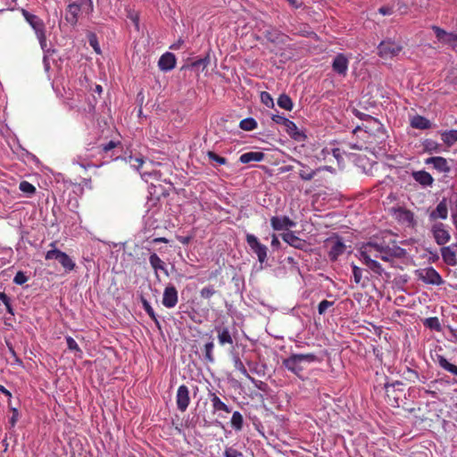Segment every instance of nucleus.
Returning a JSON list of instances; mask_svg holds the SVG:
<instances>
[{
	"mask_svg": "<svg viewBox=\"0 0 457 457\" xmlns=\"http://www.w3.org/2000/svg\"><path fill=\"white\" fill-rule=\"evenodd\" d=\"M379 13L382 15H390L393 13V10L390 7L387 6H382L378 9Z\"/></svg>",
	"mask_w": 457,
	"mask_h": 457,
	"instance_id": "obj_56",
	"label": "nucleus"
},
{
	"mask_svg": "<svg viewBox=\"0 0 457 457\" xmlns=\"http://www.w3.org/2000/svg\"><path fill=\"white\" fill-rule=\"evenodd\" d=\"M282 238L288 245L294 246L295 248H302L304 245V241L296 237L294 232L287 231L282 235Z\"/></svg>",
	"mask_w": 457,
	"mask_h": 457,
	"instance_id": "obj_18",
	"label": "nucleus"
},
{
	"mask_svg": "<svg viewBox=\"0 0 457 457\" xmlns=\"http://www.w3.org/2000/svg\"><path fill=\"white\" fill-rule=\"evenodd\" d=\"M441 254L444 262L450 265V266H455L457 264V258L454 251L451 250V248L447 246H444L441 249Z\"/></svg>",
	"mask_w": 457,
	"mask_h": 457,
	"instance_id": "obj_19",
	"label": "nucleus"
},
{
	"mask_svg": "<svg viewBox=\"0 0 457 457\" xmlns=\"http://www.w3.org/2000/svg\"><path fill=\"white\" fill-rule=\"evenodd\" d=\"M271 119L277 124H280V125H283V126L287 122V120H288L287 118H286V117H284L282 115H278V114L272 115Z\"/></svg>",
	"mask_w": 457,
	"mask_h": 457,
	"instance_id": "obj_51",
	"label": "nucleus"
},
{
	"mask_svg": "<svg viewBox=\"0 0 457 457\" xmlns=\"http://www.w3.org/2000/svg\"><path fill=\"white\" fill-rule=\"evenodd\" d=\"M353 280L356 284H361L362 280V270L356 265H353Z\"/></svg>",
	"mask_w": 457,
	"mask_h": 457,
	"instance_id": "obj_43",
	"label": "nucleus"
},
{
	"mask_svg": "<svg viewBox=\"0 0 457 457\" xmlns=\"http://www.w3.org/2000/svg\"><path fill=\"white\" fill-rule=\"evenodd\" d=\"M403 215H404V218L408 220V221H411L412 220V214L410 212H403Z\"/></svg>",
	"mask_w": 457,
	"mask_h": 457,
	"instance_id": "obj_62",
	"label": "nucleus"
},
{
	"mask_svg": "<svg viewBox=\"0 0 457 457\" xmlns=\"http://www.w3.org/2000/svg\"><path fill=\"white\" fill-rule=\"evenodd\" d=\"M378 49L379 56L385 60H388L398 56L403 50V46L399 43L385 40L379 44Z\"/></svg>",
	"mask_w": 457,
	"mask_h": 457,
	"instance_id": "obj_6",
	"label": "nucleus"
},
{
	"mask_svg": "<svg viewBox=\"0 0 457 457\" xmlns=\"http://www.w3.org/2000/svg\"><path fill=\"white\" fill-rule=\"evenodd\" d=\"M360 255L361 259L363 260L364 263L370 270L380 273L382 270L381 265L376 259L390 262L393 260L395 253L388 245L378 243L376 240H371L361 247Z\"/></svg>",
	"mask_w": 457,
	"mask_h": 457,
	"instance_id": "obj_1",
	"label": "nucleus"
},
{
	"mask_svg": "<svg viewBox=\"0 0 457 457\" xmlns=\"http://www.w3.org/2000/svg\"><path fill=\"white\" fill-rule=\"evenodd\" d=\"M270 224L275 230H283L295 226V223L287 216L272 217L270 219Z\"/></svg>",
	"mask_w": 457,
	"mask_h": 457,
	"instance_id": "obj_12",
	"label": "nucleus"
},
{
	"mask_svg": "<svg viewBox=\"0 0 457 457\" xmlns=\"http://www.w3.org/2000/svg\"><path fill=\"white\" fill-rule=\"evenodd\" d=\"M437 363L441 368L447 370L448 372L457 376V366L450 363L446 358L442 355H437Z\"/></svg>",
	"mask_w": 457,
	"mask_h": 457,
	"instance_id": "obj_27",
	"label": "nucleus"
},
{
	"mask_svg": "<svg viewBox=\"0 0 457 457\" xmlns=\"http://www.w3.org/2000/svg\"><path fill=\"white\" fill-rule=\"evenodd\" d=\"M234 365H235V368L236 370H237L238 371H240L244 376L249 378V375L247 373V370L245 368L243 362L240 361L239 358H235L234 360Z\"/></svg>",
	"mask_w": 457,
	"mask_h": 457,
	"instance_id": "obj_46",
	"label": "nucleus"
},
{
	"mask_svg": "<svg viewBox=\"0 0 457 457\" xmlns=\"http://www.w3.org/2000/svg\"><path fill=\"white\" fill-rule=\"evenodd\" d=\"M0 392L5 395L8 397L12 396V394L9 390H7L4 386L0 385Z\"/></svg>",
	"mask_w": 457,
	"mask_h": 457,
	"instance_id": "obj_59",
	"label": "nucleus"
},
{
	"mask_svg": "<svg viewBox=\"0 0 457 457\" xmlns=\"http://www.w3.org/2000/svg\"><path fill=\"white\" fill-rule=\"evenodd\" d=\"M426 323L430 328H439L438 320L436 318H429L426 320Z\"/></svg>",
	"mask_w": 457,
	"mask_h": 457,
	"instance_id": "obj_54",
	"label": "nucleus"
},
{
	"mask_svg": "<svg viewBox=\"0 0 457 457\" xmlns=\"http://www.w3.org/2000/svg\"><path fill=\"white\" fill-rule=\"evenodd\" d=\"M294 8H299L301 4L297 0H287Z\"/></svg>",
	"mask_w": 457,
	"mask_h": 457,
	"instance_id": "obj_60",
	"label": "nucleus"
},
{
	"mask_svg": "<svg viewBox=\"0 0 457 457\" xmlns=\"http://www.w3.org/2000/svg\"><path fill=\"white\" fill-rule=\"evenodd\" d=\"M80 11L91 12L93 11L92 0H79V4H71L66 12V21L71 24H75Z\"/></svg>",
	"mask_w": 457,
	"mask_h": 457,
	"instance_id": "obj_4",
	"label": "nucleus"
},
{
	"mask_svg": "<svg viewBox=\"0 0 457 457\" xmlns=\"http://www.w3.org/2000/svg\"><path fill=\"white\" fill-rule=\"evenodd\" d=\"M447 247L451 248V250L454 251L455 253H457V243L452 244L451 245H448Z\"/></svg>",
	"mask_w": 457,
	"mask_h": 457,
	"instance_id": "obj_64",
	"label": "nucleus"
},
{
	"mask_svg": "<svg viewBox=\"0 0 457 457\" xmlns=\"http://www.w3.org/2000/svg\"><path fill=\"white\" fill-rule=\"evenodd\" d=\"M190 403L189 390L187 386L181 385L179 386L176 395L177 407L180 411H185Z\"/></svg>",
	"mask_w": 457,
	"mask_h": 457,
	"instance_id": "obj_11",
	"label": "nucleus"
},
{
	"mask_svg": "<svg viewBox=\"0 0 457 457\" xmlns=\"http://www.w3.org/2000/svg\"><path fill=\"white\" fill-rule=\"evenodd\" d=\"M416 275L419 279L428 285L440 286L444 284L441 275L433 267L417 270Z\"/></svg>",
	"mask_w": 457,
	"mask_h": 457,
	"instance_id": "obj_5",
	"label": "nucleus"
},
{
	"mask_svg": "<svg viewBox=\"0 0 457 457\" xmlns=\"http://www.w3.org/2000/svg\"><path fill=\"white\" fill-rule=\"evenodd\" d=\"M426 163L432 164V166L440 172H447L450 170L447 161L440 156L428 158Z\"/></svg>",
	"mask_w": 457,
	"mask_h": 457,
	"instance_id": "obj_16",
	"label": "nucleus"
},
{
	"mask_svg": "<svg viewBox=\"0 0 457 457\" xmlns=\"http://www.w3.org/2000/svg\"><path fill=\"white\" fill-rule=\"evenodd\" d=\"M213 347H214V345H213V342H208L207 344H205L204 345V350H205V359L210 361V362H212L214 361V358L212 356V350H213Z\"/></svg>",
	"mask_w": 457,
	"mask_h": 457,
	"instance_id": "obj_41",
	"label": "nucleus"
},
{
	"mask_svg": "<svg viewBox=\"0 0 457 457\" xmlns=\"http://www.w3.org/2000/svg\"><path fill=\"white\" fill-rule=\"evenodd\" d=\"M328 244L330 245L328 255L332 261L337 260L345 250V244L339 238L328 239Z\"/></svg>",
	"mask_w": 457,
	"mask_h": 457,
	"instance_id": "obj_13",
	"label": "nucleus"
},
{
	"mask_svg": "<svg viewBox=\"0 0 457 457\" xmlns=\"http://www.w3.org/2000/svg\"><path fill=\"white\" fill-rule=\"evenodd\" d=\"M62 251L58 250V249H54V250H50V251H47V253H46V260H59V254H62Z\"/></svg>",
	"mask_w": 457,
	"mask_h": 457,
	"instance_id": "obj_49",
	"label": "nucleus"
},
{
	"mask_svg": "<svg viewBox=\"0 0 457 457\" xmlns=\"http://www.w3.org/2000/svg\"><path fill=\"white\" fill-rule=\"evenodd\" d=\"M179 241L180 243L184 244V245H187V244H188V243H189V241H190V237H179Z\"/></svg>",
	"mask_w": 457,
	"mask_h": 457,
	"instance_id": "obj_61",
	"label": "nucleus"
},
{
	"mask_svg": "<svg viewBox=\"0 0 457 457\" xmlns=\"http://www.w3.org/2000/svg\"><path fill=\"white\" fill-rule=\"evenodd\" d=\"M295 162H296L300 167L301 170H299V176L303 180H311L314 178L316 175V170L310 169L307 165L303 164L300 161L295 160Z\"/></svg>",
	"mask_w": 457,
	"mask_h": 457,
	"instance_id": "obj_26",
	"label": "nucleus"
},
{
	"mask_svg": "<svg viewBox=\"0 0 457 457\" xmlns=\"http://www.w3.org/2000/svg\"><path fill=\"white\" fill-rule=\"evenodd\" d=\"M239 127L243 130L252 131L257 128V122L253 118H245L240 121Z\"/></svg>",
	"mask_w": 457,
	"mask_h": 457,
	"instance_id": "obj_33",
	"label": "nucleus"
},
{
	"mask_svg": "<svg viewBox=\"0 0 457 457\" xmlns=\"http://www.w3.org/2000/svg\"><path fill=\"white\" fill-rule=\"evenodd\" d=\"M141 178L146 182H148L150 179H159L160 172L156 170L145 171L141 173Z\"/></svg>",
	"mask_w": 457,
	"mask_h": 457,
	"instance_id": "obj_44",
	"label": "nucleus"
},
{
	"mask_svg": "<svg viewBox=\"0 0 457 457\" xmlns=\"http://www.w3.org/2000/svg\"><path fill=\"white\" fill-rule=\"evenodd\" d=\"M432 29L434 30L437 40L443 44H447L452 46L453 40L454 39V34L446 32L445 30L440 29L439 27L433 26Z\"/></svg>",
	"mask_w": 457,
	"mask_h": 457,
	"instance_id": "obj_17",
	"label": "nucleus"
},
{
	"mask_svg": "<svg viewBox=\"0 0 457 457\" xmlns=\"http://www.w3.org/2000/svg\"><path fill=\"white\" fill-rule=\"evenodd\" d=\"M88 42H89L90 46H92L93 49L95 50V52L96 54H101L100 46L98 44L97 37L95 34L91 33L88 35Z\"/></svg>",
	"mask_w": 457,
	"mask_h": 457,
	"instance_id": "obj_40",
	"label": "nucleus"
},
{
	"mask_svg": "<svg viewBox=\"0 0 457 457\" xmlns=\"http://www.w3.org/2000/svg\"><path fill=\"white\" fill-rule=\"evenodd\" d=\"M280 245V242L276 235H272L271 238V246L273 248H278Z\"/></svg>",
	"mask_w": 457,
	"mask_h": 457,
	"instance_id": "obj_57",
	"label": "nucleus"
},
{
	"mask_svg": "<svg viewBox=\"0 0 457 457\" xmlns=\"http://www.w3.org/2000/svg\"><path fill=\"white\" fill-rule=\"evenodd\" d=\"M448 215L447 204L445 199L442 200L429 214L430 220H436L437 219L445 220Z\"/></svg>",
	"mask_w": 457,
	"mask_h": 457,
	"instance_id": "obj_15",
	"label": "nucleus"
},
{
	"mask_svg": "<svg viewBox=\"0 0 457 457\" xmlns=\"http://www.w3.org/2000/svg\"><path fill=\"white\" fill-rule=\"evenodd\" d=\"M317 357L313 353H295L283 360V365L286 369L296 376L303 370V364H309L316 361Z\"/></svg>",
	"mask_w": 457,
	"mask_h": 457,
	"instance_id": "obj_2",
	"label": "nucleus"
},
{
	"mask_svg": "<svg viewBox=\"0 0 457 457\" xmlns=\"http://www.w3.org/2000/svg\"><path fill=\"white\" fill-rule=\"evenodd\" d=\"M431 232L436 242L444 245L449 242L451 236L449 231L445 228V226L441 222H436L431 227Z\"/></svg>",
	"mask_w": 457,
	"mask_h": 457,
	"instance_id": "obj_8",
	"label": "nucleus"
},
{
	"mask_svg": "<svg viewBox=\"0 0 457 457\" xmlns=\"http://www.w3.org/2000/svg\"><path fill=\"white\" fill-rule=\"evenodd\" d=\"M143 308L145 311V312L151 317V319L155 322V324L160 327V322L157 320V317L155 315V312L150 303L146 300L142 301Z\"/></svg>",
	"mask_w": 457,
	"mask_h": 457,
	"instance_id": "obj_35",
	"label": "nucleus"
},
{
	"mask_svg": "<svg viewBox=\"0 0 457 457\" xmlns=\"http://www.w3.org/2000/svg\"><path fill=\"white\" fill-rule=\"evenodd\" d=\"M216 293L212 286H208L201 289L200 295L203 298L209 299Z\"/></svg>",
	"mask_w": 457,
	"mask_h": 457,
	"instance_id": "obj_42",
	"label": "nucleus"
},
{
	"mask_svg": "<svg viewBox=\"0 0 457 457\" xmlns=\"http://www.w3.org/2000/svg\"><path fill=\"white\" fill-rule=\"evenodd\" d=\"M66 343L69 350L79 353V354L82 353L79 345L71 337H66Z\"/></svg>",
	"mask_w": 457,
	"mask_h": 457,
	"instance_id": "obj_38",
	"label": "nucleus"
},
{
	"mask_svg": "<svg viewBox=\"0 0 457 457\" xmlns=\"http://www.w3.org/2000/svg\"><path fill=\"white\" fill-rule=\"evenodd\" d=\"M58 262L67 270H72L75 268V262L67 253L63 252L62 253V254H59Z\"/></svg>",
	"mask_w": 457,
	"mask_h": 457,
	"instance_id": "obj_29",
	"label": "nucleus"
},
{
	"mask_svg": "<svg viewBox=\"0 0 457 457\" xmlns=\"http://www.w3.org/2000/svg\"><path fill=\"white\" fill-rule=\"evenodd\" d=\"M411 125L414 129H427L431 127L430 121L423 116L415 115L411 120Z\"/></svg>",
	"mask_w": 457,
	"mask_h": 457,
	"instance_id": "obj_24",
	"label": "nucleus"
},
{
	"mask_svg": "<svg viewBox=\"0 0 457 457\" xmlns=\"http://www.w3.org/2000/svg\"><path fill=\"white\" fill-rule=\"evenodd\" d=\"M278 105L287 111L293 109V102L291 98L287 95H280L278 99Z\"/></svg>",
	"mask_w": 457,
	"mask_h": 457,
	"instance_id": "obj_34",
	"label": "nucleus"
},
{
	"mask_svg": "<svg viewBox=\"0 0 457 457\" xmlns=\"http://www.w3.org/2000/svg\"><path fill=\"white\" fill-rule=\"evenodd\" d=\"M22 14L27 21V22L34 29L37 38L40 44L41 49L46 53L48 52L46 49V37L45 33V24L43 21L37 16L29 13V12L22 10Z\"/></svg>",
	"mask_w": 457,
	"mask_h": 457,
	"instance_id": "obj_3",
	"label": "nucleus"
},
{
	"mask_svg": "<svg viewBox=\"0 0 457 457\" xmlns=\"http://www.w3.org/2000/svg\"><path fill=\"white\" fill-rule=\"evenodd\" d=\"M211 402L214 412L222 411L224 412L229 413L231 411L230 408L225 403H223L215 394H211Z\"/></svg>",
	"mask_w": 457,
	"mask_h": 457,
	"instance_id": "obj_25",
	"label": "nucleus"
},
{
	"mask_svg": "<svg viewBox=\"0 0 457 457\" xmlns=\"http://www.w3.org/2000/svg\"><path fill=\"white\" fill-rule=\"evenodd\" d=\"M264 159V154L262 152H247L239 157L242 163H249L251 162H262Z\"/></svg>",
	"mask_w": 457,
	"mask_h": 457,
	"instance_id": "obj_20",
	"label": "nucleus"
},
{
	"mask_svg": "<svg viewBox=\"0 0 457 457\" xmlns=\"http://www.w3.org/2000/svg\"><path fill=\"white\" fill-rule=\"evenodd\" d=\"M184 44V40L179 38L177 42H175L174 44H172L170 46V49H173V50H178L181 47V46Z\"/></svg>",
	"mask_w": 457,
	"mask_h": 457,
	"instance_id": "obj_58",
	"label": "nucleus"
},
{
	"mask_svg": "<svg viewBox=\"0 0 457 457\" xmlns=\"http://www.w3.org/2000/svg\"><path fill=\"white\" fill-rule=\"evenodd\" d=\"M244 419L239 411H234L231 418V426L237 431H240L243 428Z\"/></svg>",
	"mask_w": 457,
	"mask_h": 457,
	"instance_id": "obj_32",
	"label": "nucleus"
},
{
	"mask_svg": "<svg viewBox=\"0 0 457 457\" xmlns=\"http://www.w3.org/2000/svg\"><path fill=\"white\" fill-rule=\"evenodd\" d=\"M19 188L21 192L29 195H33L36 192V187L32 184L25 180L20 183Z\"/></svg>",
	"mask_w": 457,
	"mask_h": 457,
	"instance_id": "obj_36",
	"label": "nucleus"
},
{
	"mask_svg": "<svg viewBox=\"0 0 457 457\" xmlns=\"http://www.w3.org/2000/svg\"><path fill=\"white\" fill-rule=\"evenodd\" d=\"M333 302H329L328 300H323L321 301L320 303H319V306H318V311H319V313L321 315V314H324L326 312V311L328 310V308H329L330 306L333 305Z\"/></svg>",
	"mask_w": 457,
	"mask_h": 457,
	"instance_id": "obj_47",
	"label": "nucleus"
},
{
	"mask_svg": "<svg viewBox=\"0 0 457 457\" xmlns=\"http://www.w3.org/2000/svg\"><path fill=\"white\" fill-rule=\"evenodd\" d=\"M149 262L152 268L154 270L157 274L158 270H162L164 272L166 276L169 275L167 269L165 268L164 262L161 260V258L156 253H152L149 257Z\"/></svg>",
	"mask_w": 457,
	"mask_h": 457,
	"instance_id": "obj_23",
	"label": "nucleus"
},
{
	"mask_svg": "<svg viewBox=\"0 0 457 457\" xmlns=\"http://www.w3.org/2000/svg\"><path fill=\"white\" fill-rule=\"evenodd\" d=\"M415 179L423 186H430L433 183L432 176L426 171H419L414 174Z\"/></svg>",
	"mask_w": 457,
	"mask_h": 457,
	"instance_id": "obj_28",
	"label": "nucleus"
},
{
	"mask_svg": "<svg viewBox=\"0 0 457 457\" xmlns=\"http://www.w3.org/2000/svg\"><path fill=\"white\" fill-rule=\"evenodd\" d=\"M284 127L292 138L295 140H301L303 137H304L303 134L298 129L295 122L292 120H287L284 124Z\"/></svg>",
	"mask_w": 457,
	"mask_h": 457,
	"instance_id": "obj_22",
	"label": "nucleus"
},
{
	"mask_svg": "<svg viewBox=\"0 0 457 457\" xmlns=\"http://www.w3.org/2000/svg\"><path fill=\"white\" fill-rule=\"evenodd\" d=\"M115 146H116V143L113 141H110L109 143L102 145V150L106 153V152L113 149Z\"/></svg>",
	"mask_w": 457,
	"mask_h": 457,
	"instance_id": "obj_55",
	"label": "nucleus"
},
{
	"mask_svg": "<svg viewBox=\"0 0 457 457\" xmlns=\"http://www.w3.org/2000/svg\"><path fill=\"white\" fill-rule=\"evenodd\" d=\"M176 65L175 55L171 53L163 54L158 62V66L161 71H168L172 70Z\"/></svg>",
	"mask_w": 457,
	"mask_h": 457,
	"instance_id": "obj_14",
	"label": "nucleus"
},
{
	"mask_svg": "<svg viewBox=\"0 0 457 457\" xmlns=\"http://www.w3.org/2000/svg\"><path fill=\"white\" fill-rule=\"evenodd\" d=\"M73 163L79 165L83 169H87L88 167L92 166L90 162L87 161V155H78L76 158L73 159Z\"/></svg>",
	"mask_w": 457,
	"mask_h": 457,
	"instance_id": "obj_37",
	"label": "nucleus"
},
{
	"mask_svg": "<svg viewBox=\"0 0 457 457\" xmlns=\"http://www.w3.org/2000/svg\"><path fill=\"white\" fill-rule=\"evenodd\" d=\"M179 301L178 291L172 285H169L165 287L162 295V304L166 308H173L177 305Z\"/></svg>",
	"mask_w": 457,
	"mask_h": 457,
	"instance_id": "obj_10",
	"label": "nucleus"
},
{
	"mask_svg": "<svg viewBox=\"0 0 457 457\" xmlns=\"http://www.w3.org/2000/svg\"><path fill=\"white\" fill-rule=\"evenodd\" d=\"M452 218H453V222L454 226H455V227H456V228H457V213L453 212V213L452 214Z\"/></svg>",
	"mask_w": 457,
	"mask_h": 457,
	"instance_id": "obj_63",
	"label": "nucleus"
},
{
	"mask_svg": "<svg viewBox=\"0 0 457 457\" xmlns=\"http://www.w3.org/2000/svg\"><path fill=\"white\" fill-rule=\"evenodd\" d=\"M442 140L449 145H453L457 141V130L452 129L442 133Z\"/></svg>",
	"mask_w": 457,
	"mask_h": 457,
	"instance_id": "obj_31",
	"label": "nucleus"
},
{
	"mask_svg": "<svg viewBox=\"0 0 457 457\" xmlns=\"http://www.w3.org/2000/svg\"><path fill=\"white\" fill-rule=\"evenodd\" d=\"M207 155L210 160L216 162L220 165H223L227 162L226 159L224 157L219 156L213 152H208Z\"/></svg>",
	"mask_w": 457,
	"mask_h": 457,
	"instance_id": "obj_45",
	"label": "nucleus"
},
{
	"mask_svg": "<svg viewBox=\"0 0 457 457\" xmlns=\"http://www.w3.org/2000/svg\"><path fill=\"white\" fill-rule=\"evenodd\" d=\"M262 102L268 107L273 106V99L270 95L267 92H262L261 95Z\"/></svg>",
	"mask_w": 457,
	"mask_h": 457,
	"instance_id": "obj_48",
	"label": "nucleus"
},
{
	"mask_svg": "<svg viewBox=\"0 0 457 457\" xmlns=\"http://www.w3.org/2000/svg\"><path fill=\"white\" fill-rule=\"evenodd\" d=\"M425 148L428 151H436V149L438 148V145L436 142L428 140L425 143Z\"/></svg>",
	"mask_w": 457,
	"mask_h": 457,
	"instance_id": "obj_53",
	"label": "nucleus"
},
{
	"mask_svg": "<svg viewBox=\"0 0 457 457\" xmlns=\"http://www.w3.org/2000/svg\"><path fill=\"white\" fill-rule=\"evenodd\" d=\"M224 455L225 457H239L241 453L232 447H228L226 449Z\"/></svg>",
	"mask_w": 457,
	"mask_h": 457,
	"instance_id": "obj_50",
	"label": "nucleus"
},
{
	"mask_svg": "<svg viewBox=\"0 0 457 457\" xmlns=\"http://www.w3.org/2000/svg\"><path fill=\"white\" fill-rule=\"evenodd\" d=\"M125 162H128L132 168L136 170H139V168L144 164L145 160L142 156H133L129 154L124 158Z\"/></svg>",
	"mask_w": 457,
	"mask_h": 457,
	"instance_id": "obj_30",
	"label": "nucleus"
},
{
	"mask_svg": "<svg viewBox=\"0 0 457 457\" xmlns=\"http://www.w3.org/2000/svg\"><path fill=\"white\" fill-rule=\"evenodd\" d=\"M0 300L4 303L9 312H12L10 299L4 293H0Z\"/></svg>",
	"mask_w": 457,
	"mask_h": 457,
	"instance_id": "obj_52",
	"label": "nucleus"
},
{
	"mask_svg": "<svg viewBox=\"0 0 457 457\" xmlns=\"http://www.w3.org/2000/svg\"><path fill=\"white\" fill-rule=\"evenodd\" d=\"M29 280V277L23 271H18L13 278V283L16 285H23Z\"/></svg>",
	"mask_w": 457,
	"mask_h": 457,
	"instance_id": "obj_39",
	"label": "nucleus"
},
{
	"mask_svg": "<svg viewBox=\"0 0 457 457\" xmlns=\"http://www.w3.org/2000/svg\"><path fill=\"white\" fill-rule=\"evenodd\" d=\"M350 57L344 54H337L332 62L333 71L339 76L345 77L348 71Z\"/></svg>",
	"mask_w": 457,
	"mask_h": 457,
	"instance_id": "obj_9",
	"label": "nucleus"
},
{
	"mask_svg": "<svg viewBox=\"0 0 457 457\" xmlns=\"http://www.w3.org/2000/svg\"><path fill=\"white\" fill-rule=\"evenodd\" d=\"M246 242L251 250L257 255L258 261L261 263H263L267 260V246L262 244L253 234L246 235Z\"/></svg>",
	"mask_w": 457,
	"mask_h": 457,
	"instance_id": "obj_7",
	"label": "nucleus"
},
{
	"mask_svg": "<svg viewBox=\"0 0 457 457\" xmlns=\"http://www.w3.org/2000/svg\"><path fill=\"white\" fill-rule=\"evenodd\" d=\"M220 345H233V339L228 328H215Z\"/></svg>",
	"mask_w": 457,
	"mask_h": 457,
	"instance_id": "obj_21",
	"label": "nucleus"
}]
</instances>
